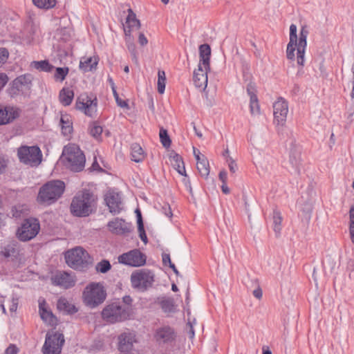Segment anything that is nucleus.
<instances>
[{
  "mask_svg": "<svg viewBox=\"0 0 354 354\" xmlns=\"http://www.w3.org/2000/svg\"><path fill=\"white\" fill-rule=\"evenodd\" d=\"M118 259L120 263L132 267H140L145 264L147 257L138 249H134L120 255Z\"/></svg>",
  "mask_w": 354,
  "mask_h": 354,
  "instance_id": "12",
  "label": "nucleus"
},
{
  "mask_svg": "<svg viewBox=\"0 0 354 354\" xmlns=\"http://www.w3.org/2000/svg\"><path fill=\"white\" fill-rule=\"evenodd\" d=\"M288 112V102L283 98L279 97L273 104L274 122L277 126H284Z\"/></svg>",
  "mask_w": 354,
  "mask_h": 354,
  "instance_id": "14",
  "label": "nucleus"
},
{
  "mask_svg": "<svg viewBox=\"0 0 354 354\" xmlns=\"http://www.w3.org/2000/svg\"><path fill=\"white\" fill-rule=\"evenodd\" d=\"M106 297V292L104 286L100 283L92 282L88 284L82 293L84 304L94 308L102 304Z\"/></svg>",
  "mask_w": 354,
  "mask_h": 354,
  "instance_id": "5",
  "label": "nucleus"
},
{
  "mask_svg": "<svg viewBox=\"0 0 354 354\" xmlns=\"http://www.w3.org/2000/svg\"><path fill=\"white\" fill-rule=\"evenodd\" d=\"M162 209L163 213L167 217L171 218L173 216L171 209L169 204H165V205H163Z\"/></svg>",
  "mask_w": 354,
  "mask_h": 354,
  "instance_id": "51",
  "label": "nucleus"
},
{
  "mask_svg": "<svg viewBox=\"0 0 354 354\" xmlns=\"http://www.w3.org/2000/svg\"><path fill=\"white\" fill-rule=\"evenodd\" d=\"M20 254V249L17 242H10L0 247V261L10 262L16 261Z\"/></svg>",
  "mask_w": 354,
  "mask_h": 354,
  "instance_id": "15",
  "label": "nucleus"
},
{
  "mask_svg": "<svg viewBox=\"0 0 354 354\" xmlns=\"http://www.w3.org/2000/svg\"><path fill=\"white\" fill-rule=\"evenodd\" d=\"M157 84L158 93L162 94L165 92L166 84V77L165 71L160 70L158 71Z\"/></svg>",
  "mask_w": 354,
  "mask_h": 354,
  "instance_id": "36",
  "label": "nucleus"
},
{
  "mask_svg": "<svg viewBox=\"0 0 354 354\" xmlns=\"http://www.w3.org/2000/svg\"><path fill=\"white\" fill-rule=\"evenodd\" d=\"M88 130L91 136L96 139H98L102 133V127L97 122H93L91 124Z\"/></svg>",
  "mask_w": 354,
  "mask_h": 354,
  "instance_id": "39",
  "label": "nucleus"
},
{
  "mask_svg": "<svg viewBox=\"0 0 354 354\" xmlns=\"http://www.w3.org/2000/svg\"><path fill=\"white\" fill-rule=\"evenodd\" d=\"M162 310L166 313H172L175 310L174 301L171 299L162 300L160 303Z\"/></svg>",
  "mask_w": 354,
  "mask_h": 354,
  "instance_id": "43",
  "label": "nucleus"
},
{
  "mask_svg": "<svg viewBox=\"0 0 354 354\" xmlns=\"http://www.w3.org/2000/svg\"><path fill=\"white\" fill-rule=\"evenodd\" d=\"M171 165L182 176H186L184 162L180 156L175 153L170 156Z\"/></svg>",
  "mask_w": 354,
  "mask_h": 354,
  "instance_id": "32",
  "label": "nucleus"
},
{
  "mask_svg": "<svg viewBox=\"0 0 354 354\" xmlns=\"http://www.w3.org/2000/svg\"><path fill=\"white\" fill-rule=\"evenodd\" d=\"M138 42H139V44H140L141 46H144L147 45V43H148V40H147V37H146L145 36V35H144L143 33H142V32H140V33L139 34V37H138Z\"/></svg>",
  "mask_w": 354,
  "mask_h": 354,
  "instance_id": "55",
  "label": "nucleus"
},
{
  "mask_svg": "<svg viewBox=\"0 0 354 354\" xmlns=\"http://www.w3.org/2000/svg\"><path fill=\"white\" fill-rule=\"evenodd\" d=\"M243 80L245 82H253L252 81V75L250 73L243 71Z\"/></svg>",
  "mask_w": 354,
  "mask_h": 354,
  "instance_id": "60",
  "label": "nucleus"
},
{
  "mask_svg": "<svg viewBox=\"0 0 354 354\" xmlns=\"http://www.w3.org/2000/svg\"><path fill=\"white\" fill-rule=\"evenodd\" d=\"M197 169L202 177L207 178L209 174V165L207 158L202 156L201 161L196 162Z\"/></svg>",
  "mask_w": 354,
  "mask_h": 354,
  "instance_id": "33",
  "label": "nucleus"
},
{
  "mask_svg": "<svg viewBox=\"0 0 354 354\" xmlns=\"http://www.w3.org/2000/svg\"><path fill=\"white\" fill-rule=\"evenodd\" d=\"M273 225H274V230L277 235L280 234L281 227V221L282 217L281 216V213L277 210L273 212Z\"/></svg>",
  "mask_w": 354,
  "mask_h": 354,
  "instance_id": "37",
  "label": "nucleus"
},
{
  "mask_svg": "<svg viewBox=\"0 0 354 354\" xmlns=\"http://www.w3.org/2000/svg\"><path fill=\"white\" fill-rule=\"evenodd\" d=\"M132 299L124 296L107 304L102 311V319L108 323L115 324L129 319L132 313Z\"/></svg>",
  "mask_w": 354,
  "mask_h": 354,
  "instance_id": "1",
  "label": "nucleus"
},
{
  "mask_svg": "<svg viewBox=\"0 0 354 354\" xmlns=\"http://www.w3.org/2000/svg\"><path fill=\"white\" fill-rule=\"evenodd\" d=\"M18 115V111L14 108L0 106V125L12 122Z\"/></svg>",
  "mask_w": 354,
  "mask_h": 354,
  "instance_id": "24",
  "label": "nucleus"
},
{
  "mask_svg": "<svg viewBox=\"0 0 354 354\" xmlns=\"http://www.w3.org/2000/svg\"><path fill=\"white\" fill-rule=\"evenodd\" d=\"M131 160L136 162H142L145 157V153L142 148L138 143H133L131 146Z\"/></svg>",
  "mask_w": 354,
  "mask_h": 354,
  "instance_id": "30",
  "label": "nucleus"
},
{
  "mask_svg": "<svg viewBox=\"0 0 354 354\" xmlns=\"http://www.w3.org/2000/svg\"><path fill=\"white\" fill-rule=\"evenodd\" d=\"M54 285L59 286L65 289L70 288L75 286V281L66 272H59L51 278Z\"/></svg>",
  "mask_w": 354,
  "mask_h": 354,
  "instance_id": "20",
  "label": "nucleus"
},
{
  "mask_svg": "<svg viewBox=\"0 0 354 354\" xmlns=\"http://www.w3.org/2000/svg\"><path fill=\"white\" fill-rule=\"evenodd\" d=\"M59 101L64 106L71 104L74 97V92L69 88H63L59 92Z\"/></svg>",
  "mask_w": 354,
  "mask_h": 354,
  "instance_id": "31",
  "label": "nucleus"
},
{
  "mask_svg": "<svg viewBox=\"0 0 354 354\" xmlns=\"http://www.w3.org/2000/svg\"><path fill=\"white\" fill-rule=\"evenodd\" d=\"M63 156L66 166L75 172L83 170L86 158L84 153L76 145H68L64 148Z\"/></svg>",
  "mask_w": 354,
  "mask_h": 354,
  "instance_id": "6",
  "label": "nucleus"
},
{
  "mask_svg": "<svg viewBox=\"0 0 354 354\" xmlns=\"http://www.w3.org/2000/svg\"><path fill=\"white\" fill-rule=\"evenodd\" d=\"M127 48L131 55L132 61L136 64H138V59L137 56V50L136 45L131 42L127 44Z\"/></svg>",
  "mask_w": 354,
  "mask_h": 354,
  "instance_id": "45",
  "label": "nucleus"
},
{
  "mask_svg": "<svg viewBox=\"0 0 354 354\" xmlns=\"http://www.w3.org/2000/svg\"><path fill=\"white\" fill-rule=\"evenodd\" d=\"M160 139L162 146L165 148L170 147L171 141L168 135L167 131L163 128L160 129Z\"/></svg>",
  "mask_w": 354,
  "mask_h": 354,
  "instance_id": "41",
  "label": "nucleus"
},
{
  "mask_svg": "<svg viewBox=\"0 0 354 354\" xmlns=\"http://www.w3.org/2000/svg\"><path fill=\"white\" fill-rule=\"evenodd\" d=\"M65 183L60 180H53L45 183L39 191L37 201L39 203L51 205L64 194Z\"/></svg>",
  "mask_w": 354,
  "mask_h": 354,
  "instance_id": "4",
  "label": "nucleus"
},
{
  "mask_svg": "<svg viewBox=\"0 0 354 354\" xmlns=\"http://www.w3.org/2000/svg\"><path fill=\"white\" fill-rule=\"evenodd\" d=\"M162 263L164 265H167L168 263L169 266L172 263L169 254H162Z\"/></svg>",
  "mask_w": 354,
  "mask_h": 354,
  "instance_id": "59",
  "label": "nucleus"
},
{
  "mask_svg": "<svg viewBox=\"0 0 354 354\" xmlns=\"http://www.w3.org/2000/svg\"><path fill=\"white\" fill-rule=\"evenodd\" d=\"M200 61L198 65L203 66L205 68H209V59L211 48L208 44H202L199 46Z\"/></svg>",
  "mask_w": 354,
  "mask_h": 354,
  "instance_id": "26",
  "label": "nucleus"
},
{
  "mask_svg": "<svg viewBox=\"0 0 354 354\" xmlns=\"http://www.w3.org/2000/svg\"><path fill=\"white\" fill-rule=\"evenodd\" d=\"M128 16L127 17L126 23L128 25L129 30L124 29V32L126 35H130L131 28L139 29L140 27V22L138 19H137L136 14L133 12L131 9L128 10Z\"/></svg>",
  "mask_w": 354,
  "mask_h": 354,
  "instance_id": "28",
  "label": "nucleus"
},
{
  "mask_svg": "<svg viewBox=\"0 0 354 354\" xmlns=\"http://www.w3.org/2000/svg\"><path fill=\"white\" fill-rule=\"evenodd\" d=\"M17 156L20 162L31 167L39 165L42 160L41 151L37 146H21L18 149Z\"/></svg>",
  "mask_w": 354,
  "mask_h": 354,
  "instance_id": "9",
  "label": "nucleus"
},
{
  "mask_svg": "<svg viewBox=\"0 0 354 354\" xmlns=\"http://www.w3.org/2000/svg\"><path fill=\"white\" fill-rule=\"evenodd\" d=\"M39 310L41 319L46 324L50 326H55L57 324V317L53 313L48 310L46 308V303L45 300L39 301Z\"/></svg>",
  "mask_w": 354,
  "mask_h": 354,
  "instance_id": "23",
  "label": "nucleus"
},
{
  "mask_svg": "<svg viewBox=\"0 0 354 354\" xmlns=\"http://www.w3.org/2000/svg\"><path fill=\"white\" fill-rule=\"evenodd\" d=\"M246 90L250 96V109L253 115L260 114V106L257 96V88L254 82H250L246 86Z\"/></svg>",
  "mask_w": 354,
  "mask_h": 354,
  "instance_id": "19",
  "label": "nucleus"
},
{
  "mask_svg": "<svg viewBox=\"0 0 354 354\" xmlns=\"http://www.w3.org/2000/svg\"><path fill=\"white\" fill-rule=\"evenodd\" d=\"M62 132L64 136H68L73 131L72 122L68 115H62L60 118Z\"/></svg>",
  "mask_w": 354,
  "mask_h": 354,
  "instance_id": "34",
  "label": "nucleus"
},
{
  "mask_svg": "<svg viewBox=\"0 0 354 354\" xmlns=\"http://www.w3.org/2000/svg\"><path fill=\"white\" fill-rule=\"evenodd\" d=\"M64 343V337L63 334L58 332H55L51 335L47 334L43 346V353L59 354Z\"/></svg>",
  "mask_w": 354,
  "mask_h": 354,
  "instance_id": "11",
  "label": "nucleus"
},
{
  "mask_svg": "<svg viewBox=\"0 0 354 354\" xmlns=\"http://www.w3.org/2000/svg\"><path fill=\"white\" fill-rule=\"evenodd\" d=\"M350 213V223H349V232L351 236V240L354 244V206H352L349 211Z\"/></svg>",
  "mask_w": 354,
  "mask_h": 354,
  "instance_id": "44",
  "label": "nucleus"
},
{
  "mask_svg": "<svg viewBox=\"0 0 354 354\" xmlns=\"http://www.w3.org/2000/svg\"><path fill=\"white\" fill-rule=\"evenodd\" d=\"M219 179L223 183L227 182V172L225 171H221L218 175Z\"/></svg>",
  "mask_w": 354,
  "mask_h": 354,
  "instance_id": "58",
  "label": "nucleus"
},
{
  "mask_svg": "<svg viewBox=\"0 0 354 354\" xmlns=\"http://www.w3.org/2000/svg\"><path fill=\"white\" fill-rule=\"evenodd\" d=\"M69 71V69L68 67H58L56 68L55 73V78L57 80H59L60 82H62L66 78V76L68 75Z\"/></svg>",
  "mask_w": 354,
  "mask_h": 354,
  "instance_id": "42",
  "label": "nucleus"
},
{
  "mask_svg": "<svg viewBox=\"0 0 354 354\" xmlns=\"http://www.w3.org/2000/svg\"><path fill=\"white\" fill-rule=\"evenodd\" d=\"M227 162H228V167L230 172L234 174L238 169L237 164L232 157H227Z\"/></svg>",
  "mask_w": 354,
  "mask_h": 354,
  "instance_id": "48",
  "label": "nucleus"
},
{
  "mask_svg": "<svg viewBox=\"0 0 354 354\" xmlns=\"http://www.w3.org/2000/svg\"><path fill=\"white\" fill-rule=\"evenodd\" d=\"M155 274L148 269H141L132 272L131 282L132 287L140 291H145L151 287L154 282Z\"/></svg>",
  "mask_w": 354,
  "mask_h": 354,
  "instance_id": "8",
  "label": "nucleus"
},
{
  "mask_svg": "<svg viewBox=\"0 0 354 354\" xmlns=\"http://www.w3.org/2000/svg\"><path fill=\"white\" fill-rule=\"evenodd\" d=\"M97 64L96 57H82L80 62V68L84 72H88L95 68Z\"/></svg>",
  "mask_w": 354,
  "mask_h": 354,
  "instance_id": "29",
  "label": "nucleus"
},
{
  "mask_svg": "<svg viewBox=\"0 0 354 354\" xmlns=\"http://www.w3.org/2000/svg\"><path fill=\"white\" fill-rule=\"evenodd\" d=\"M209 68H205L203 66L198 65V68L194 72L193 80L196 87L204 91L207 86V71Z\"/></svg>",
  "mask_w": 354,
  "mask_h": 354,
  "instance_id": "21",
  "label": "nucleus"
},
{
  "mask_svg": "<svg viewBox=\"0 0 354 354\" xmlns=\"http://www.w3.org/2000/svg\"><path fill=\"white\" fill-rule=\"evenodd\" d=\"M174 271V272L176 274V276H179L180 273L177 268H176L175 265L172 263L169 266Z\"/></svg>",
  "mask_w": 354,
  "mask_h": 354,
  "instance_id": "63",
  "label": "nucleus"
},
{
  "mask_svg": "<svg viewBox=\"0 0 354 354\" xmlns=\"http://www.w3.org/2000/svg\"><path fill=\"white\" fill-rule=\"evenodd\" d=\"M111 268V265L108 260L104 259L98 262L95 266V270L100 273H106Z\"/></svg>",
  "mask_w": 354,
  "mask_h": 354,
  "instance_id": "40",
  "label": "nucleus"
},
{
  "mask_svg": "<svg viewBox=\"0 0 354 354\" xmlns=\"http://www.w3.org/2000/svg\"><path fill=\"white\" fill-rule=\"evenodd\" d=\"M17 353L18 348L14 344H10L6 350V354H17Z\"/></svg>",
  "mask_w": 354,
  "mask_h": 354,
  "instance_id": "52",
  "label": "nucleus"
},
{
  "mask_svg": "<svg viewBox=\"0 0 354 354\" xmlns=\"http://www.w3.org/2000/svg\"><path fill=\"white\" fill-rule=\"evenodd\" d=\"M97 106V98H92L86 93L80 95L76 101L77 109L83 111L85 115L90 117H93L95 114Z\"/></svg>",
  "mask_w": 354,
  "mask_h": 354,
  "instance_id": "13",
  "label": "nucleus"
},
{
  "mask_svg": "<svg viewBox=\"0 0 354 354\" xmlns=\"http://www.w3.org/2000/svg\"><path fill=\"white\" fill-rule=\"evenodd\" d=\"M221 189H222V192L225 194H227L230 193V189L229 187L227 186L226 183H223L222 186H221Z\"/></svg>",
  "mask_w": 354,
  "mask_h": 354,
  "instance_id": "61",
  "label": "nucleus"
},
{
  "mask_svg": "<svg viewBox=\"0 0 354 354\" xmlns=\"http://www.w3.org/2000/svg\"><path fill=\"white\" fill-rule=\"evenodd\" d=\"M6 167H7L6 160L4 158L0 156V174L5 172Z\"/></svg>",
  "mask_w": 354,
  "mask_h": 354,
  "instance_id": "53",
  "label": "nucleus"
},
{
  "mask_svg": "<svg viewBox=\"0 0 354 354\" xmlns=\"http://www.w3.org/2000/svg\"><path fill=\"white\" fill-rule=\"evenodd\" d=\"M138 230L140 239L146 244L148 242V239L145 231L144 224L138 225Z\"/></svg>",
  "mask_w": 354,
  "mask_h": 354,
  "instance_id": "47",
  "label": "nucleus"
},
{
  "mask_svg": "<svg viewBox=\"0 0 354 354\" xmlns=\"http://www.w3.org/2000/svg\"><path fill=\"white\" fill-rule=\"evenodd\" d=\"M202 156H203V155L201 154L200 151H197V154H196V156H195V158L196 160V162H199L200 161H201Z\"/></svg>",
  "mask_w": 354,
  "mask_h": 354,
  "instance_id": "64",
  "label": "nucleus"
},
{
  "mask_svg": "<svg viewBox=\"0 0 354 354\" xmlns=\"http://www.w3.org/2000/svg\"><path fill=\"white\" fill-rule=\"evenodd\" d=\"M136 214V216H137V223H138V225H142L143 224V221H142V214H141V212L139 209H136V211H135Z\"/></svg>",
  "mask_w": 354,
  "mask_h": 354,
  "instance_id": "57",
  "label": "nucleus"
},
{
  "mask_svg": "<svg viewBox=\"0 0 354 354\" xmlns=\"http://www.w3.org/2000/svg\"><path fill=\"white\" fill-rule=\"evenodd\" d=\"M39 230V221L34 218H28L24 221L17 230V235L20 241H28L35 238Z\"/></svg>",
  "mask_w": 354,
  "mask_h": 354,
  "instance_id": "10",
  "label": "nucleus"
},
{
  "mask_svg": "<svg viewBox=\"0 0 354 354\" xmlns=\"http://www.w3.org/2000/svg\"><path fill=\"white\" fill-rule=\"evenodd\" d=\"M67 265L74 270H82L90 263L88 253L81 247H76L65 254Z\"/></svg>",
  "mask_w": 354,
  "mask_h": 354,
  "instance_id": "7",
  "label": "nucleus"
},
{
  "mask_svg": "<svg viewBox=\"0 0 354 354\" xmlns=\"http://www.w3.org/2000/svg\"><path fill=\"white\" fill-rule=\"evenodd\" d=\"M8 51L5 48H0V64L4 63L8 57Z\"/></svg>",
  "mask_w": 354,
  "mask_h": 354,
  "instance_id": "49",
  "label": "nucleus"
},
{
  "mask_svg": "<svg viewBox=\"0 0 354 354\" xmlns=\"http://www.w3.org/2000/svg\"><path fill=\"white\" fill-rule=\"evenodd\" d=\"M18 306V298L12 297V304L10 307V311L12 313L16 312Z\"/></svg>",
  "mask_w": 354,
  "mask_h": 354,
  "instance_id": "54",
  "label": "nucleus"
},
{
  "mask_svg": "<svg viewBox=\"0 0 354 354\" xmlns=\"http://www.w3.org/2000/svg\"><path fill=\"white\" fill-rule=\"evenodd\" d=\"M136 335L131 332H124L118 337V349L121 352H129L132 350L136 342Z\"/></svg>",
  "mask_w": 354,
  "mask_h": 354,
  "instance_id": "22",
  "label": "nucleus"
},
{
  "mask_svg": "<svg viewBox=\"0 0 354 354\" xmlns=\"http://www.w3.org/2000/svg\"><path fill=\"white\" fill-rule=\"evenodd\" d=\"M176 334L174 328L169 326L159 328L155 333V338L159 344H170L176 339Z\"/></svg>",
  "mask_w": 354,
  "mask_h": 354,
  "instance_id": "17",
  "label": "nucleus"
},
{
  "mask_svg": "<svg viewBox=\"0 0 354 354\" xmlns=\"http://www.w3.org/2000/svg\"><path fill=\"white\" fill-rule=\"evenodd\" d=\"M8 77L6 73H0V91L6 86Z\"/></svg>",
  "mask_w": 354,
  "mask_h": 354,
  "instance_id": "50",
  "label": "nucleus"
},
{
  "mask_svg": "<svg viewBox=\"0 0 354 354\" xmlns=\"http://www.w3.org/2000/svg\"><path fill=\"white\" fill-rule=\"evenodd\" d=\"M33 3L39 8L50 9L56 4L55 0H32Z\"/></svg>",
  "mask_w": 354,
  "mask_h": 354,
  "instance_id": "38",
  "label": "nucleus"
},
{
  "mask_svg": "<svg viewBox=\"0 0 354 354\" xmlns=\"http://www.w3.org/2000/svg\"><path fill=\"white\" fill-rule=\"evenodd\" d=\"M31 66L40 71L44 72H50L54 68L47 60L34 61L31 63Z\"/></svg>",
  "mask_w": 354,
  "mask_h": 354,
  "instance_id": "35",
  "label": "nucleus"
},
{
  "mask_svg": "<svg viewBox=\"0 0 354 354\" xmlns=\"http://www.w3.org/2000/svg\"><path fill=\"white\" fill-rule=\"evenodd\" d=\"M297 30L296 25H290L289 42L286 48V57L290 60H294L295 57V51L297 48V64L303 66L304 64V54L307 46L308 30L306 26H302L298 38Z\"/></svg>",
  "mask_w": 354,
  "mask_h": 354,
  "instance_id": "2",
  "label": "nucleus"
},
{
  "mask_svg": "<svg viewBox=\"0 0 354 354\" xmlns=\"http://www.w3.org/2000/svg\"><path fill=\"white\" fill-rule=\"evenodd\" d=\"M289 165L288 167L289 171L295 175H299L301 168V158L299 153L292 152L290 155Z\"/></svg>",
  "mask_w": 354,
  "mask_h": 354,
  "instance_id": "25",
  "label": "nucleus"
},
{
  "mask_svg": "<svg viewBox=\"0 0 354 354\" xmlns=\"http://www.w3.org/2000/svg\"><path fill=\"white\" fill-rule=\"evenodd\" d=\"M189 337L190 338H193L194 336V328H193V326L191 324L190 322H189Z\"/></svg>",
  "mask_w": 354,
  "mask_h": 354,
  "instance_id": "62",
  "label": "nucleus"
},
{
  "mask_svg": "<svg viewBox=\"0 0 354 354\" xmlns=\"http://www.w3.org/2000/svg\"><path fill=\"white\" fill-rule=\"evenodd\" d=\"M57 307L59 311L66 315H73L77 311V309L73 304L69 303L66 298L63 297L58 299Z\"/></svg>",
  "mask_w": 354,
  "mask_h": 354,
  "instance_id": "27",
  "label": "nucleus"
},
{
  "mask_svg": "<svg viewBox=\"0 0 354 354\" xmlns=\"http://www.w3.org/2000/svg\"><path fill=\"white\" fill-rule=\"evenodd\" d=\"M96 199V196L88 189L79 192L73 198L71 204L72 214L78 217L88 216L92 212Z\"/></svg>",
  "mask_w": 354,
  "mask_h": 354,
  "instance_id": "3",
  "label": "nucleus"
},
{
  "mask_svg": "<svg viewBox=\"0 0 354 354\" xmlns=\"http://www.w3.org/2000/svg\"><path fill=\"white\" fill-rule=\"evenodd\" d=\"M107 227L109 231L117 235H124L129 233L132 230V225L125 222L122 218H115L110 221Z\"/></svg>",
  "mask_w": 354,
  "mask_h": 354,
  "instance_id": "16",
  "label": "nucleus"
},
{
  "mask_svg": "<svg viewBox=\"0 0 354 354\" xmlns=\"http://www.w3.org/2000/svg\"><path fill=\"white\" fill-rule=\"evenodd\" d=\"M252 294H253L254 297H256L257 299H261L262 295H263L261 288L259 286H258L255 290H254Z\"/></svg>",
  "mask_w": 354,
  "mask_h": 354,
  "instance_id": "56",
  "label": "nucleus"
},
{
  "mask_svg": "<svg viewBox=\"0 0 354 354\" xmlns=\"http://www.w3.org/2000/svg\"><path fill=\"white\" fill-rule=\"evenodd\" d=\"M113 94L114 95V97L115 99L118 106H119L121 108H128L129 107L128 103L125 100H123L121 98H120L119 95L117 93L116 90H114L113 91Z\"/></svg>",
  "mask_w": 354,
  "mask_h": 354,
  "instance_id": "46",
  "label": "nucleus"
},
{
  "mask_svg": "<svg viewBox=\"0 0 354 354\" xmlns=\"http://www.w3.org/2000/svg\"><path fill=\"white\" fill-rule=\"evenodd\" d=\"M105 202L109 212L113 214H119L122 209L121 197L118 193L109 192L105 196Z\"/></svg>",
  "mask_w": 354,
  "mask_h": 354,
  "instance_id": "18",
  "label": "nucleus"
}]
</instances>
